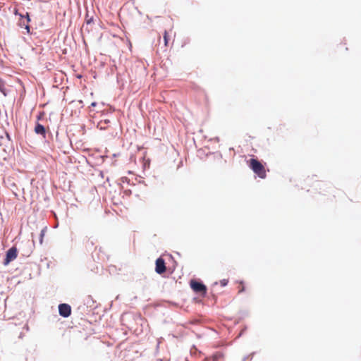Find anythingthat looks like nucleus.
<instances>
[{
    "label": "nucleus",
    "mask_w": 361,
    "mask_h": 361,
    "mask_svg": "<svg viewBox=\"0 0 361 361\" xmlns=\"http://www.w3.org/2000/svg\"><path fill=\"white\" fill-rule=\"evenodd\" d=\"M18 256V250L16 247H12L6 252V258L4 262V265H8L11 261L16 259Z\"/></svg>",
    "instance_id": "obj_3"
},
{
    "label": "nucleus",
    "mask_w": 361,
    "mask_h": 361,
    "mask_svg": "<svg viewBox=\"0 0 361 361\" xmlns=\"http://www.w3.org/2000/svg\"><path fill=\"white\" fill-rule=\"evenodd\" d=\"M35 132L37 134L41 135L43 137H45L46 135V130L45 128L41 125L40 123H37L35 127Z\"/></svg>",
    "instance_id": "obj_7"
},
{
    "label": "nucleus",
    "mask_w": 361,
    "mask_h": 361,
    "mask_svg": "<svg viewBox=\"0 0 361 361\" xmlns=\"http://www.w3.org/2000/svg\"><path fill=\"white\" fill-rule=\"evenodd\" d=\"M317 185L319 187V189H321L322 187L325 186L326 184H324L323 182L322 181H317Z\"/></svg>",
    "instance_id": "obj_12"
},
{
    "label": "nucleus",
    "mask_w": 361,
    "mask_h": 361,
    "mask_svg": "<svg viewBox=\"0 0 361 361\" xmlns=\"http://www.w3.org/2000/svg\"><path fill=\"white\" fill-rule=\"evenodd\" d=\"M3 86H4V85H3V82H2L1 80H0V91H1V92H3V93H4V94H5V92H4V91Z\"/></svg>",
    "instance_id": "obj_14"
},
{
    "label": "nucleus",
    "mask_w": 361,
    "mask_h": 361,
    "mask_svg": "<svg viewBox=\"0 0 361 361\" xmlns=\"http://www.w3.org/2000/svg\"><path fill=\"white\" fill-rule=\"evenodd\" d=\"M247 163L249 167L259 178L264 179L267 177V172L264 165L257 159H250Z\"/></svg>",
    "instance_id": "obj_1"
},
{
    "label": "nucleus",
    "mask_w": 361,
    "mask_h": 361,
    "mask_svg": "<svg viewBox=\"0 0 361 361\" xmlns=\"http://www.w3.org/2000/svg\"><path fill=\"white\" fill-rule=\"evenodd\" d=\"M238 293H243L245 290V286H244V284H243V281H240L239 283V286L238 287Z\"/></svg>",
    "instance_id": "obj_11"
},
{
    "label": "nucleus",
    "mask_w": 361,
    "mask_h": 361,
    "mask_svg": "<svg viewBox=\"0 0 361 361\" xmlns=\"http://www.w3.org/2000/svg\"><path fill=\"white\" fill-rule=\"evenodd\" d=\"M191 288L194 292L201 295L204 296L207 293V287L202 283L197 281L195 280H191L190 283Z\"/></svg>",
    "instance_id": "obj_2"
},
{
    "label": "nucleus",
    "mask_w": 361,
    "mask_h": 361,
    "mask_svg": "<svg viewBox=\"0 0 361 361\" xmlns=\"http://www.w3.org/2000/svg\"><path fill=\"white\" fill-rule=\"evenodd\" d=\"M220 283H221V285L222 286H226V285H227V283H228V280H226V279H223V280H221V281H220Z\"/></svg>",
    "instance_id": "obj_13"
},
{
    "label": "nucleus",
    "mask_w": 361,
    "mask_h": 361,
    "mask_svg": "<svg viewBox=\"0 0 361 361\" xmlns=\"http://www.w3.org/2000/svg\"><path fill=\"white\" fill-rule=\"evenodd\" d=\"M164 41L165 46L167 47L169 44V36L167 31H165L164 33Z\"/></svg>",
    "instance_id": "obj_10"
},
{
    "label": "nucleus",
    "mask_w": 361,
    "mask_h": 361,
    "mask_svg": "<svg viewBox=\"0 0 361 361\" xmlns=\"http://www.w3.org/2000/svg\"><path fill=\"white\" fill-rule=\"evenodd\" d=\"M95 104H95L94 102H93V103L92 104V106H95Z\"/></svg>",
    "instance_id": "obj_15"
},
{
    "label": "nucleus",
    "mask_w": 361,
    "mask_h": 361,
    "mask_svg": "<svg viewBox=\"0 0 361 361\" xmlns=\"http://www.w3.org/2000/svg\"><path fill=\"white\" fill-rule=\"evenodd\" d=\"M224 355L221 353H217L213 356V361H217L219 359H223Z\"/></svg>",
    "instance_id": "obj_9"
},
{
    "label": "nucleus",
    "mask_w": 361,
    "mask_h": 361,
    "mask_svg": "<svg viewBox=\"0 0 361 361\" xmlns=\"http://www.w3.org/2000/svg\"><path fill=\"white\" fill-rule=\"evenodd\" d=\"M46 231H47V228L45 227L40 232V234H39V243L40 244L43 243V240H44V237Z\"/></svg>",
    "instance_id": "obj_8"
},
{
    "label": "nucleus",
    "mask_w": 361,
    "mask_h": 361,
    "mask_svg": "<svg viewBox=\"0 0 361 361\" xmlns=\"http://www.w3.org/2000/svg\"><path fill=\"white\" fill-rule=\"evenodd\" d=\"M59 312L61 316L68 317L71 313V307L66 303L60 304L59 305Z\"/></svg>",
    "instance_id": "obj_5"
},
{
    "label": "nucleus",
    "mask_w": 361,
    "mask_h": 361,
    "mask_svg": "<svg viewBox=\"0 0 361 361\" xmlns=\"http://www.w3.org/2000/svg\"><path fill=\"white\" fill-rule=\"evenodd\" d=\"M155 264H156L155 271L157 274H162L166 271V264H165V261L163 258L159 257L156 260Z\"/></svg>",
    "instance_id": "obj_4"
},
{
    "label": "nucleus",
    "mask_w": 361,
    "mask_h": 361,
    "mask_svg": "<svg viewBox=\"0 0 361 361\" xmlns=\"http://www.w3.org/2000/svg\"><path fill=\"white\" fill-rule=\"evenodd\" d=\"M20 20L19 21V25L20 27H25L26 32L27 34L30 32V28L29 25V22L30 21L28 13H26L25 18L23 15H20Z\"/></svg>",
    "instance_id": "obj_6"
}]
</instances>
